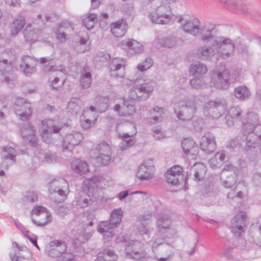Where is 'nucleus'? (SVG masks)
<instances>
[{
    "instance_id": "f257e3e1",
    "label": "nucleus",
    "mask_w": 261,
    "mask_h": 261,
    "mask_svg": "<svg viewBox=\"0 0 261 261\" xmlns=\"http://www.w3.org/2000/svg\"><path fill=\"white\" fill-rule=\"evenodd\" d=\"M213 29H207L200 34V40L205 45L198 47L196 55L199 59L211 61L217 55L223 59L233 56L235 45L229 38L224 36L215 37Z\"/></svg>"
},
{
    "instance_id": "f03ea898",
    "label": "nucleus",
    "mask_w": 261,
    "mask_h": 261,
    "mask_svg": "<svg viewBox=\"0 0 261 261\" xmlns=\"http://www.w3.org/2000/svg\"><path fill=\"white\" fill-rule=\"evenodd\" d=\"M155 83L151 80H144L136 84L129 92V97L133 100L143 101L147 99L154 89Z\"/></svg>"
},
{
    "instance_id": "7ed1b4c3",
    "label": "nucleus",
    "mask_w": 261,
    "mask_h": 261,
    "mask_svg": "<svg viewBox=\"0 0 261 261\" xmlns=\"http://www.w3.org/2000/svg\"><path fill=\"white\" fill-rule=\"evenodd\" d=\"M227 102L224 98H216L207 101L204 104V115L213 119H218L225 112Z\"/></svg>"
},
{
    "instance_id": "20e7f679",
    "label": "nucleus",
    "mask_w": 261,
    "mask_h": 261,
    "mask_svg": "<svg viewBox=\"0 0 261 261\" xmlns=\"http://www.w3.org/2000/svg\"><path fill=\"white\" fill-rule=\"evenodd\" d=\"M211 84L217 89H226L230 85L229 70L218 69L210 72Z\"/></svg>"
},
{
    "instance_id": "39448f33",
    "label": "nucleus",
    "mask_w": 261,
    "mask_h": 261,
    "mask_svg": "<svg viewBox=\"0 0 261 261\" xmlns=\"http://www.w3.org/2000/svg\"><path fill=\"white\" fill-rule=\"evenodd\" d=\"M171 14L170 6L162 4L156 8L155 12L149 14V17L153 23L165 24L170 21Z\"/></svg>"
},
{
    "instance_id": "423d86ee",
    "label": "nucleus",
    "mask_w": 261,
    "mask_h": 261,
    "mask_svg": "<svg viewBox=\"0 0 261 261\" xmlns=\"http://www.w3.org/2000/svg\"><path fill=\"white\" fill-rule=\"evenodd\" d=\"M66 242L62 240H55L49 242L45 247V253L52 258H60L67 253Z\"/></svg>"
},
{
    "instance_id": "0eeeda50",
    "label": "nucleus",
    "mask_w": 261,
    "mask_h": 261,
    "mask_svg": "<svg viewBox=\"0 0 261 261\" xmlns=\"http://www.w3.org/2000/svg\"><path fill=\"white\" fill-rule=\"evenodd\" d=\"M237 169L231 164L226 165L223 169L220 179L221 185L226 188H232L237 181Z\"/></svg>"
},
{
    "instance_id": "6e6552de",
    "label": "nucleus",
    "mask_w": 261,
    "mask_h": 261,
    "mask_svg": "<svg viewBox=\"0 0 261 261\" xmlns=\"http://www.w3.org/2000/svg\"><path fill=\"white\" fill-rule=\"evenodd\" d=\"M61 129V127L56 125L55 121L52 119L43 120L41 126V136L43 141L47 144L51 143L52 134L59 133Z\"/></svg>"
},
{
    "instance_id": "1a4fd4ad",
    "label": "nucleus",
    "mask_w": 261,
    "mask_h": 261,
    "mask_svg": "<svg viewBox=\"0 0 261 261\" xmlns=\"http://www.w3.org/2000/svg\"><path fill=\"white\" fill-rule=\"evenodd\" d=\"M232 11L242 14L252 13L251 6L245 0H220Z\"/></svg>"
},
{
    "instance_id": "9d476101",
    "label": "nucleus",
    "mask_w": 261,
    "mask_h": 261,
    "mask_svg": "<svg viewBox=\"0 0 261 261\" xmlns=\"http://www.w3.org/2000/svg\"><path fill=\"white\" fill-rule=\"evenodd\" d=\"M13 109L16 115L22 120H27L32 114V110L31 103L23 99L16 100Z\"/></svg>"
},
{
    "instance_id": "9b49d317",
    "label": "nucleus",
    "mask_w": 261,
    "mask_h": 261,
    "mask_svg": "<svg viewBox=\"0 0 261 261\" xmlns=\"http://www.w3.org/2000/svg\"><path fill=\"white\" fill-rule=\"evenodd\" d=\"M196 110L195 99L190 98L182 99L180 101V120H190Z\"/></svg>"
},
{
    "instance_id": "f8f14e48",
    "label": "nucleus",
    "mask_w": 261,
    "mask_h": 261,
    "mask_svg": "<svg viewBox=\"0 0 261 261\" xmlns=\"http://www.w3.org/2000/svg\"><path fill=\"white\" fill-rule=\"evenodd\" d=\"M96 149L98 152V155L96 158L97 162L102 165H108L111 159L112 151L110 145L105 141L100 143Z\"/></svg>"
},
{
    "instance_id": "ddd939ff",
    "label": "nucleus",
    "mask_w": 261,
    "mask_h": 261,
    "mask_svg": "<svg viewBox=\"0 0 261 261\" xmlns=\"http://www.w3.org/2000/svg\"><path fill=\"white\" fill-rule=\"evenodd\" d=\"M180 146L185 155L184 158L188 160H194L198 153V148L195 142L191 138H186L181 141Z\"/></svg>"
},
{
    "instance_id": "4468645a",
    "label": "nucleus",
    "mask_w": 261,
    "mask_h": 261,
    "mask_svg": "<svg viewBox=\"0 0 261 261\" xmlns=\"http://www.w3.org/2000/svg\"><path fill=\"white\" fill-rule=\"evenodd\" d=\"M124 61L121 58H114L109 64L110 76L112 78H122L125 75Z\"/></svg>"
},
{
    "instance_id": "2eb2a0df",
    "label": "nucleus",
    "mask_w": 261,
    "mask_h": 261,
    "mask_svg": "<svg viewBox=\"0 0 261 261\" xmlns=\"http://www.w3.org/2000/svg\"><path fill=\"white\" fill-rule=\"evenodd\" d=\"M83 139V135L78 132L67 134L62 144L63 151H71L74 146L80 144Z\"/></svg>"
},
{
    "instance_id": "dca6fc26",
    "label": "nucleus",
    "mask_w": 261,
    "mask_h": 261,
    "mask_svg": "<svg viewBox=\"0 0 261 261\" xmlns=\"http://www.w3.org/2000/svg\"><path fill=\"white\" fill-rule=\"evenodd\" d=\"M32 213L37 216L41 217V219L38 220L33 218L32 219L33 223L36 225L40 226H44L51 220V214L43 206H36L32 210Z\"/></svg>"
},
{
    "instance_id": "f3484780",
    "label": "nucleus",
    "mask_w": 261,
    "mask_h": 261,
    "mask_svg": "<svg viewBox=\"0 0 261 261\" xmlns=\"http://www.w3.org/2000/svg\"><path fill=\"white\" fill-rule=\"evenodd\" d=\"M200 147L206 154L213 152L216 149L214 135L211 133H205L201 139Z\"/></svg>"
},
{
    "instance_id": "a211bd4d",
    "label": "nucleus",
    "mask_w": 261,
    "mask_h": 261,
    "mask_svg": "<svg viewBox=\"0 0 261 261\" xmlns=\"http://www.w3.org/2000/svg\"><path fill=\"white\" fill-rule=\"evenodd\" d=\"M180 23L182 29L186 32L194 36H197L200 30V22L197 18L191 20H185L183 16H180Z\"/></svg>"
},
{
    "instance_id": "6ab92c4d",
    "label": "nucleus",
    "mask_w": 261,
    "mask_h": 261,
    "mask_svg": "<svg viewBox=\"0 0 261 261\" xmlns=\"http://www.w3.org/2000/svg\"><path fill=\"white\" fill-rule=\"evenodd\" d=\"M125 250L126 255L134 259H139L144 256V253L141 249V244L139 241H129Z\"/></svg>"
},
{
    "instance_id": "aec40b11",
    "label": "nucleus",
    "mask_w": 261,
    "mask_h": 261,
    "mask_svg": "<svg viewBox=\"0 0 261 261\" xmlns=\"http://www.w3.org/2000/svg\"><path fill=\"white\" fill-rule=\"evenodd\" d=\"M247 221L245 213H238L231 220L232 231L235 233L241 234L244 231V228Z\"/></svg>"
},
{
    "instance_id": "412c9836",
    "label": "nucleus",
    "mask_w": 261,
    "mask_h": 261,
    "mask_svg": "<svg viewBox=\"0 0 261 261\" xmlns=\"http://www.w3.org/2000/svg\"><path fill=\"white\" fill-rule=\"evenodd\" d=\"M120 45L121 48L127 49L130 54L141 53L143 50V46L140 42L133 39H127L122 41Z\"/></svg>"
},
{
    "instance_id": "4be33fe9",
    "label": "nucleus",
    "mask_w": 261,
    "mask_h": 261,
    "mask_svg": "<svg viewBox=\"0 0 261 261\" xmlns=\"http://www.w3.org/2000/svg\"><path fill=\"white\" fill-rule=\"evenodd\" d=\"M22 137L28 141L31 145L35 147L37 145V138L35 135V129L30 123L24 124L20 128Z\"/></svg>"
},
{
    "instance_id": "5701e85b",
    "label": "nucleus",
    "mask_w": 261,
    "mask_h": 261,
    "mask_svg": "<svg viewBox=\"0 0 261 261\" xmlns=\"http://www.w3.org/2000/svg\"><path fill=\"white\" fill-rule=\"evenodd\" d=\"M171 223L170 219L166 215L161 214L157 216V228L161 233L170 232L171 234H172L173 232V234H174L176 233L173 229L170 228Z\"/></svg>"
},
{
    "instance_id": "b1692460",
    "label": "nucleus",
    "mask_w": 261,
    "mask_h": 261,
    "mask_svg": "<svg viewBox=\"0 0 261 261\" xmlns=\"http://www.w3.org/2000/svg\"><path fill=\"white\" fill-rule=\"evenodd\" d=\"M253 130H252V128H248V130H246L245 132L242 130V139L245 141V150L247 151L256 148V145L257 144L256 141L258 138Z\"/></svg>"
},
{
    "instance_id": "393cba45",
    "label": "nucleus",
    "mask_w": 261,
    "mask_h": 261,
    "mask_svg": "<svg viewBox=\"0 0 261 261\" xmlns=\"http://www.w3.org/2000/svg\"><path fill=\"white\" fill-rule=\"evenodd\" d=\"M36 65L35 59L30 56H24L22 58L20 67L25 75H29L35 71Z\"/></svg>"
},
{
    "instance_id": "a878e982",
    "label": "nucleus",
    "mask_w": 261,
    "mask_h": 261,
    "mask_svg": "<svg viewBox=\"0 0 261 261\" xmlns=\"http://www.w3.org/2000/svg\"><path fill=\"white\" fill-rule=\"evenodd\" d=\"M243 127L242 130L244 132L252 128L254 130L255 126L258 123V116L253 112H249L246 114L242 122Z\"/></svg>"
},
{
    "instance_id": "bb28decb",
    "label": "nucleus",
    "mask_w": 261,
    "mask_h": 261,
    "mask_svg": "<svg viewBox=\"0 0 261 261\" xmlns=\"http://www.w3.org/2000/svg\"><path fill=\"white\" fill-rule=\"evenodd\" d=\"M166 181L172 186L178 185L179 178V166L175 165L168 169L165 174Z\"/></svg>"
},
{
    "instance_id": "cd10ccee",
    "label": "nucleus",
    "mask_w": 261,
    "mask_h": 261,
    "mask_svg": "<svg viewBox=\"0 0 261 261\" xmlns=\"http://www.w3.org/2000/svg\"><path fill=\"white\" fill-rule=\"evenodd\" d=\"M137 176L140 180H148L153 176V167L151 166L142 164L138 169Z\"/></svg>"
},
{
    "instance_id": "c85d7f7f",
    "label": "nucleus",
    "mask_w": 261,
    "mask_h": 261,
    "mask_svg": "<svg viewBox=\"0 0 261 261\" xmlns=\"http://www.w3.org/2000/svg\"><path fill=\"white\" fill-rule=\"evenodd\" d=\"M23 36L27 42H34L38 40L41 30L28 25L23 31Z\"/></svg>"
},
{
    "instance_id": "c756f323",
    "label": "nucleus",
    "mask_w": 261,
    "mask_h": 261,
    "mask_svg": "<svg viewBox=\"0 0 261 261\" xmlns=\"http://www.w3.org/2000/svg\"><path fill=\"white\" fill-rule=\"evenodd\" d=\"M127 29V24L124 20L121 19L111 24V32L117 37L123 36Z\"/></svg>"
},
{
    "instance_id": "7c9ffc66",
    "label": "nucleus",
    "mask_w": 261,
    "mask_h": 261,
    "mask_svg": "<svg viewBox=\"0 0 261 261\" xmlns=\"http://www.w3.org/2000/svg\"><path fill=\"white\" fill-rule=\"evenodd\" d=\"M189 71L193 75L202 76L207 71L206 65L200 62H196L189 67Z\"/></svg>"
},
{
    "instance_id": "2f4dec72",
    "label": "nucleus",
    "mask_w": 261,
    "mask_h": 261,
    "mask_svg": "<svg viewBox=\"0 0 261 261\" xmlns=\"http://www.w3.org/2000/svg\"><path fill=\"white\" fill-rule=\"evenodd\" d=\"M123 215V212L121 208L113 210L111 213V217L108 221V224L114 228L117 227L120 223Z\"/></svg>"
},
{
    "instance_id": "473e14b6",
    "label": "nucleus",
    "mask_w": 261,
    "mask_h": 261,
    "mask_svg": "<svg viewBox=\"0 0 261 261\" xmlns=\"http://www.w3.org/2000/svg\"><path fill=\"white\" fill-rule=\"evenodd\" d=\"M191 170L193 172L194 179L197 181H200L203 179L206 174V167L203 163H195Z\"/></svg>"
},
{
    "instance_id": "72a5a7b5",
    "label": "nucleus",
    "mask_w": 261,
    "mask_h": 261,
    "mask_svg": "<svg viewBox=\"0 0 261 261\" xmlns=\"http://www.w3.org/2000/svg\"><path fill=\"white\" fill-rule=\"evenodd\" d=\"M114 227L108 224V221H102L100 223L97 227V231L102 233L104 238L109 240L113 238L114 235L113 228Z\"/></svg>"
},
{
    "instance_id": "f704fd0d",
    "label": "nucleus",
    "mask_w": 261,
    "mask_h": 261,
    "mask_svg": "<svg viewBox=\"0 0 261 261\" xmlns=\"http://www.w3.org/2000/svg\"><path fill=\"white\" fill-rule=\"evenodd\" d=\"M150 122L157 123L162 121L164 115V109L159 107H154L149 112Z\"/></svg>"
},
{
    "instance_id": "c9c22d12",
    "label": "nucleus",
    "mask_w": 261,
    "mask_h": 261,
    "mask_svg": "<svg viewBox=\"0 0 261 261\" xmlns=\"http://www.w3.org/2000/svg\"><path fill=\"white\" fill-rule=\"evenodd\" d=\"M177 42L176 37L173 36H170L168 37L156 38L153 42L154 45L157 46L159 43L162 47L171 48L174 46Z\"/></svg>"
},
{
    "instance_id": "e433bc0d",
    "label": "nucleus",
    "mask_w": 261,
    "mask_h": 261,
    "mask_svg": "<svg viewBox=\"0 0 261 261\" xmlns=\"http://www.w3.org/2000/svg\"><path fill=\"white\" fill-rule=\"evenodd\" d=\"M80 84L83 88H88L91 84V73L89 66L85 65L81 72Z\"/></svg>"
},
{
    "instance_id": "4c0bfd02",
    "label": "nucleus",
    "mask_w": 261,
    "mask_h": 261,
    "mask_svg": "<svg viewBox=\"0 0 261 261\" xmlns=\"http://www.w3.org/2000/svg\"><path fill=\"white\" fill-rule=\"evenodd\" d=\"M16 154V150L12 147L5 146L2 148L1 155L2 159L4 161L10 160L12 163H14L15 162Z\"/></svg>"
},
{
    "instance_id": "58836bf2",
    "label": "nucleus",
    "mask_w": 261,
    "mask_h": 261,
    "mask_svg": "<svg viewBox=\"0 0 261 261\" xmlns=\"http://www.w3.org/2000/svg\"><path fill=\"white\" fill-rule=\"evenodd\" d=\"M68 184L63 178L53 180L49 185L48 191H58V190H68Z\"/></svg>"
},
{
    "instance_id": "ea45409f",
    "label": "nucleus",
    "mask_w": 261,
    "mask_h": 261,
    "mask_svg": "<svg viewBox=\"0 0 261 261\" xmlns=\"http://www.w3.org/2000/svg\"><path fill=\"white\" fill-rule=\"evenodd\" d=\"M72 169L77 173L85 174L89 171V167L87 163L79 159L74 160L71 163Z\"/></svg>"
},
{
    "instance_id": "a19ab883",
    "label": "nucleus",
    "mask_w": 261,
    "mask_h": 261,
    "mask_svg": "<svg viewBox=\"0 0 261 261\" xmlns=\"http://www.w3.org/2000/svg\"><path fill=\"white\" fill-rule=\"evenodd\" d=\"M65 190H58V191H49L50 199L56 203H60L64 201L66 197Z\"/></svg>"
},
{
    "instance_id": "79ce46f5",
    "label": "nucleus",
    "mask_w": 261,
    "mask_h": 261,
    "mask_svg": "<svg viewBox=\"0 0 261 261\" xmlns=\"http://www.w3.org/2000/svg\"><path fill=\"white\" fill-rule=\"evenodd\" d=\"M52 61L53 59L50 57H42L39 59V62L40 63L45 65L43 69V70L45 73L54 72L56 71H61L62 70V69H58L56 67L51 65Z\"/></svg>"
},
{
    "instance_id": "37998d69",
    "label": "nucleus",
    "mask_w": 261,
    "mask_h": 261,
    "mask_svg": "<svg viewBox=\"0 0 261 261\" xmlns=\"http://www.w3.org/2000/svg\"><path fill=\"white\" fill-rule=\"evenodd\" d=\"M234 93L235 97L241 100H245L250 95V90L245 86H240L236 88Z\"/></svg>"
},
{
    "instance_id": "c03bdc74",
    "label": "nucleus",
    "mask_w": 261,
    "mask_h": 261,
    "mask_svg": "<svg viewBox=\"0 0 261 261\" xmlns=\"http://www.w3.org/2000/svg\"><path fill=\"white\" fill-rule=\"evenodd\" d=\"M25 25V19L22 16H19L15 19L11 27V34L13 35H16L20 32Z\"/></svg>"
},
{
    "instance_id": "a18cd8bd",
    "label": "nucleus",
    "mask_w": 261,
    "mask_h": 261,
    "mask_svg": "<svg viewBox=\"0 0 261 261\" xmlns=\"http://www.w3.org/2000/svg\"><path fill=\"white\" fill-rule=\"evenodd\" d=\"M12 65L7 64L4 62V61L0 60V73L4 76V79L2 80L3 82H6L7 84L9 85L10 82L12 81L9 77L7 76L8 72L11 69Z\"/></svg>"
},
{
    "instance_id": "49530a36",
    "label": "nucleus",
    "mask_w": 261,
    "mask_h": 261,
    "mask_svg": "<svg viewBox=\"0 0 261 261\" xmlns=\"http://www.w3.org/2000/svg\"><path fill=\"white\" fill-rule=\"evenodd\" d=\"M87 40L84 38L77 39V41L72 43V46L77 53H82L88 50V46L86 45Z\"/></svg>"
},
{
    "instance_id": "de8ad7c7",
    "label": "nucleus",
    "mask_w": 261,
    "mask_h": 261,
    "mask_svg": "<svg viewBox=\"0 0 261 261\" xmlns=\"http://www.w3.org/2000/svg\"><path fill=\"white\" fill-rule=\"evenodd\" d=\"M119 137L122 138V142L120 144V148L122 150L127 147H130L135 143V141L132 139V136L127 133L120 134Z\"/></svg>"
},
{
    "instance_id": "09e8293b",
    "label": "nucleus",
    "mask_w": 261,
    "mask_h": 261,
    "mask_svg": "<svg viewBox=\"0 0 261 261\" xmlns=\"http://www.w3.org/2000/svg\"><path fill=\"white\" fill-rule=\"evenodd\" d=\"M70 25L68 22H62L60 23L56 31L57 38L61 39V41L65 40L66 39V32L65 30L70 29Z\"/></svg>"
},
{
    "instance_id": "8fccbe9b",
    "label": "nucleus",
    "mask_w": 261,
    "mask_h": 261,
    "mask_svg": "<svg viewBox=\"0 0 261 261\" xmlns=\"http://www.w3.org/2000/svg\"><path fill=\"white\" fill-rule=\"evenodd\" d=\"M0 60L4 61L7 64L12 65L15 60V55L11 50H6L0 53Z\"/></svg>"
},
{
    "instance_id": "3c124183",
    "label": "nucleus",
    "mask_w": 261,
    "mask_h": 261,
    "mask_svg": "<svg viewBox=\"0 0 261 261\" xmlns=\"http://www.w3.org/2000/svg\"><path fill=\"white\" fill-rule=\"evenodd\" d=\"M81 101L78 98H73L68 103L67 108L73 112L77 113L81 109Z\"/></svg>"
},
{
    "instance_id": "603ef678",
    "label": "nucleus",
    "mask_w": 261,
    "mask_h": 261,
    "mask_svg": "<svg viewBox=\"0 0 261 261\" xmlns=\"http://www.w3.org/2000/svg\"><path fill=\"white\" fill-rule=\"evenodd\" d=\"M229 74L230 83L239 82L242 79L241 70L239 68L231 69L229 71Z\"/></svg>"
},
{
    "instance_id": "864d4df0",
    "label": "nucleus",
    "mask_w": 261,
    "mask_h": 261,
    "mask_svg": "<svg viewBox=\"0 0 261 261\" xmlns=\"http://www.w3.org/2000/svg\"><path fill=\"white\" fill-rule=\"evenodd\" d=\"M83 117L96 120L97 113L94 106L87 108L83 112Z\"/></svg>"
},
{
    "instance_id": "5fc2aeb1",
    "label": "nucleus",
    "mask_w": 261,
    "mask_h": 261,
    "mask_svg": "<svg viewBox=\"0 0 261 261\" xmlns=\"http://www.w3.org/2000/svg\"><path fill=\"white\" fill-rule=\"evenodd\" d=\"M242 111L239 107H232L229 109L228 115L232 117L234 120L240 121L241 120Z\"/></svg>"
},
{
    "instance_id": "6e6d98bb",
    "label": "nucleus",
    "mask_w": 261,
    "mask_h": 261,
    "mask_svg": "<svg viewBox=\"0 0 261 261\" xmlns=\"http://www.w3.org/2000/svg\"><path fill=\"white\" fill-rule=\"evenodd\" d=\"M102 177L100 176H94L84 181V184L86 186L88 189L90 188H93L96 185L98 186L97 184L102 180Z\"/></svg>"
},
{
    "instance_id": "4d7b16f0",
    "label": "nucleus",
    "mask_w": 261,
    "mask_h": 261,
    "mask_svg": "<svg viewBox=\"0 0 261 261\" xmlns=\"http://www.w3.org/2000/svg\"><path fill=\"white\" fill-rule=\"evenodd\" d=\"M104 260L106 261H114L117 259V256L112 250L106 249L102 252H100Z\"/></svg>"
},
{
    "instance_id": "13d9d810",
    "label": "nucleus",
    "mask_w": 261,
    "mask_h": 261,
    "mask_svg": "<svg viewBox=\"0 0 261 261\" xmlns=\"http://www.w3.org/2000/svg\"><path fill=\"white\" fill-rule=\"evenodd\" d=\"M79 205L82 208H85L89 206L92 202L90 196L89 195L84 194L81 196L77 201Z\"/></svg>"
},
{
    "instance_id": "bf43d9fd",
    "label": "nucleus",
    "mask_w": 261,
    "mask_h": 261,
    "mask_svg": "<svg viewBox=\"0 0 261 261\" xmlns=\"http://www.w3.org/2000/svg\"><path fill=\"white\" fill-rule=\"evenodd\" d=\"M122 109L123 111V112H122V114L124 116L130 115L135 112L134 106L126 101H124Z\"/></svg>"
},
{
    "instance_id": "052dcab7",
    "label": "nucleus",
    "mask_w": 261,
    "mask_h": 261,
    "mask_svg": "<svg viewBox=\"0 0 261 261\" xmlns=\"http://www.w3.org/2000/svg\"><path fill=\"white\" fill-rule=\"evenodd\" d=\"M236 47L239 53L241 54L246 56H249L251 55L249 51L248 46L245 43L240 42L238 45H237Z\"/></svg>"
},
{
    "instance_id": "680f3d73",
    "label": "nucleus",
    "mask_w": 261,
    "mask_h": 261,
    "mask_svg": "<svg viewBox=\"0 0 261 261\" xmlns=\"http://www.w3.org/2000/svg\"><path fill=\"white\" fill-rule=\"evenodd\" d=\"M191 87L194 89H200L204 85V82L201 78L195 77L190 81Z\"/></svg>"
},
{
    "instance_id": "e2e57ef3",
    "label": "nucleus",
    "mask_w": 261,
    "mask_h": 261,
    "mask_svg": "<svg viewBox=\"0 0 261 261\" xmlns=\"http://www.w3.org/2000/svg\"><path fill=\"white\" fill-rule=\"evenodd\" d=\"M84 118V120H81V126L84 129H87L93 126L95 121V120L87 118Z\"/></svg>"
},
{
    "instance_id": "0e129e2a",
    "label": "nucleus",
    "mask_w": 261,
    "mask_h": 261,
    "mask_svg": "<svg viewBox=\"0 0 261 261\" xmlns=\"http://www.w3.org/2000/svg\"><path fill=\"white\" fill-rule=\"evenodd\" d=\"M44 162L50 164L54 163L57 161V156L55 154L50 152H47L44 155Z\"/></svg>"
},
{
    "instance_id": "69168bd1",
    "label": "nucleus",
    "mask_w": 261,
    "mask_h": 261,
    "mask_svg": "<svg viewBox=\"0 0 261 261\" xmlns=\"http://www.w3.org/2000/svg\"><path fill=\"white\" fill-rule=\"evenodd\" d=\"M57 261H75L74 255L71 252L64 253Z\"/></svg>"
},
{
    "instance_id": "338daca9",
    "label": "nucleus",
    "mask_w": 261,
    "mask_h": 261,
    "mask_svg": "<svg viewBox=\"0 0 261 261\" xmlns=\"http://www.w3.org/2000/svg\"><path fill=\"white\" fill-rule=\"evenodd\" d=\"M27 200L30 202H35L37 201L38 195L36 192L34 191L29 192L26 196Z\"/></svg>"
},
{
    "instance_id": "774afa93",
    "label": "nucleus",
    "mask_w": 261,
    "mask_h": 261,
    "mask_svg": "<svg viewBox=\"0 0 261 261\" xmlns=\"http://www.w3.org/2000/svg\"><path fill=\"white\" fill-rule=\"evenodd\" d=\"M69 208L66 205L58 206L56 208V212L60 215H64L67 214Z\"/></svg>"
}]
</instances>
